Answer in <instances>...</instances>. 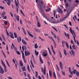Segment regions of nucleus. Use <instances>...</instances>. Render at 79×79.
<instances>
[{
  "instance_id": "nucleus-45",
  "label": "nucleus",
  "mask_w": 79,
  "mask_h": 79,
  "mask_svg": "<svg viewBox=\"0 0 79 79\" xmlns=\"http://www.w3.org/2000/svg\"><path fill=\"white\" fill-rule=\"evenodd\" d=\"M57 40L58 41V42H59V43H60V38L58 36L57 37Z\"/></svg>"
},
{
  "instance_id": "nucleus-16",
  "label": "nucleus",
  "mask_w": 79,
  "mask_h": 79,
  "mask_svg": "<svg viewBox=\"0 0 79 79\" xmlns=\"http://www.w3.org/2000/svg\"><path fill=\"white\" fill-rule=\"evenodd\" d=\"M40 61L41 63H42L43 64L44 63V62H43V60H42V58H41V57L40 56Z\"/></svg>"
},
{
  "instance_id": "nucleus-23",
  "label": "nucleus",
  "mask_w": 79,
  "mask_h": 79,
  "mask_svg": "<svg viewBox=\"0 0 79 79\" xmlns=\"http://www.w3.org/2000/svg\"><path fill=\"white\" fill-rule=\"evenodd\" d=\"M49 76L50 77H52V73L51 72V71H49Z\"/></svg>"
},
{
  "instance_id": "nucleus-32",
  "label": "nucleus",
  "mask_w": 79,
  "mask_h": 79,
  "mask_svg": "<svg viewBox=\"0 0 79 79\" xmlns=\"http://www.w3.org/2000/svg\"><path fill=\"white\" fill-rule=\"evenodd\" d=\"M36 74H35V77H37V78L38 77V72H37L36 71L35 72Z\"/></svg>"
},
{
  "instance_id": "nucleus-17",
  "label": "nucleus",
  "mask_w": 79,
  "mask_h": 79,
  "mask_svg": "<svg viewBox=\"0 0 79 79\" xmlns=\"http://www.w3.org/2000/svg\"><path fill=\"white\" fill-rule=\"evenodd\" d=\"M22 40V42H23V44H24V45H26V44H27V43L24 40Z\"/></svg>"
},
{
  "instance_id": "nucleus-15",
  "label": "nucleus",
  "mask_w": 79,
  "mask_h": 79,
  "mask_svg": "<svg viewBox=\"0 0 79 79\" xmlns=\"http://www.w3.org/2000/svg\"><path fill=\"white\" fill-rule=\"evenodd\" d=\"M6 13L5 11H4L2 12L1 16L2 17H4L5 16V15Z\"/></svg>"
},
{
  "instance_id": "nucleus-19",
  "label": "nucleus",
  "mask_w": 79,
  "mask_h": 79,
  "mask_svg": "<svg viewBox=\"0 0 79 79\" xmlns=\"http://www.w3.org/2000/svg\"><path fill=\"white\" fill-rule=\"evenodd\" d=\"M44 75H45L46 73V68H45V66H44V70L43 71Z\"/></svg>"
},
{
  "instance_id": "nucleus-2",
  "label": "nucleus",
  "mask_w": 79,
  "mask_h": 79,
  "mask_svg": "<svg viewBox=\"0 0 79 79\" xmlns=\"http://www.w3.org/2000/svg\"><path fill=\"white\" fill-rule=\"evenodd\" d=\"M69 31L73 35V36H76V34L74 32V30H72V28L71 27H70Z\"/></svg>"
},
{
  "instance_id": "nucleus-14",
  "label": "nucleus",
  "mask_w": 79,
  "mask_h": 79,
  "mask_svg": "<svg viewBox=\"0 0 79 79\" xmlns=\"http://www.w3.org/2000/svg\"><path fill=\"white\" fill-rule=\"evenodd\" d=\"M22 54V57L23 58H25V56H24V52H23L22 50H21Z\"/></svg>"
},
{
  "instance_id": "nucleus-29",
  "label": "nucleus",
  "mask_w": 79,
  "mask_h": 79,
  "mask_svg": "<svg viewBox=\"0 0 79 79\" xmlns=\"http://www.w3.org/2000/svg\"><path fill=\"white\" fill-rule=\"evenodd\" d=\"M6 63L7 64L8 66H9V68H10V66L9 63H8V61H7V60H6Z\"/></svg>"
},
{
  "instance_id": "nucleus-21",
  "label": "nucleus",
  "mask_w": 79,
  "mask_h": 79,
  "mask_svg": "<svg viewBox=\"0 0 79 79\" xmlns=\"http://www.w3.org/2000/svg\"><path fill=\"white\" fill-rule=\"evenodd\" d=\"M77 71L75 69H74L73 71V73L74 74H76V73H77Z\"/></svg>"
},
{
  "instance_id": "nucleus-27",
  "label": "nucleus",
  "mask_w": 79,
  "mask_h": 79,
  "mask_svg": "<svg viewBox=\"0 0 79 79\" xmlns=\"http://www.w3.org/2000/svg\"><path fill=\"white\" fill-rule=\"evenodd\" d=\"M46 52H44L43 53V56H47V53H46Z\"/></svg>"
},
{
  "instance_id": "nucleus-61",
  "label": "nucleus",
  "mask_w": 79,
  "mask_h": 79,
  "mask_svg": "<svg viewBox=\"0 0 79 79\" xmlns=\"http://www.w3.org/2000/svg\"><path fill=\"white\" fill-rule=\"evenodd\" d=\"M69 73H71V72H72L71 70V68L69 67Z\"/></svg>"
},
{
  "instance_id": "nucleus-33",
  "label": "nucleus",
  "mask_w": 79,
  "mask_h": 79,
  "mask_svg": "<svg viewBox=\"0 0 79 79\" xmlns=\"http://www.w3.org/2000/svg\"><path fill=\"white\" fill-rule=\"evenodd\" d=\"M27 69L28 70V71L29 72H31V71H30V69L29 68V66L28 64L27 65Z\"/></svg>"
},
{
  "instance_id": "nucleus-63",
  "label": "nucleus",
  "mask_w": 79,
  "mask_h": 79,
  "mask_svg": "<svg viewBox=\"0 0 79 79\" xmlns=\"http://www.w3.org/2000/svg\"><path fill=\"white\" fill-rule=\"evenodd\" d=\"M23 73L25 76V77H26V73L25 72H24Z\"/></svg>"
},
{
  "instance_id": "nucleus-12",
  "label": "nucleus",
  "mask_w": 79,
  "mask_h": 79,
  "mask_svg": "<svg viewBox=\"0 0 79 79\" xmlns=\"http://www.w3.org/2000/svg\"><path fill=\"white\" fill-rule=\"evenodd\" d=\"M37 26L38 27H40V23H39V21H37Z\"/></svg>"
},
{
  "instance_id": "nucleus-9",
  "label": "nucleus",
  "mask_w": 79,
  "mask_h": 79,
  "mask_svg": "<svg viewBox=\"0 0 79 79\" xmlns=\"http://www.w3.org/2000/svg\"><path fill=\"white\" fill-rule=\"evenodd\" d=\"M60 65L61 69H63V64H62V62H60Z\"/></svg>"
},
{
  "instance_id": "nucleus-35",
  "label": "nucleus",
  "mask_w": 79,
  "mask_h": 79,
  "mask_svg": "<svg viewBox=\"0 0 79 79\" xmlns=\"http://www.w3.org/2000/svg\"><path fill=\"white\" fill-rule=\"evenodd\" d=\"M62 73L63 76H65V71H63V70H62Z\"/></svg>"
},
{
  "instance_id": "nucleus-40",
  "label": "nucleus",
  "mask_w": 79,
  "mask_h": 79,
  "mask_svg": "<svg viewBox=\"0 0 79 79\" xmlns=\"http://www.w3.org/2000/svg\"><path fill=\"white\" fill-rule=\"evenodd\" d=\"M19 63L22 66H23V63L22 62V61H21V60H20Z\"/></svg>"
},
{
  "instance_id": "nucleus-41",
  "label": "nucleus",
  "mask_w": 79,
  "mask_h": 79,
  "mask_svg": "<svg viewBox=\"0 0 79 79\" xmlns=\"http://www.w3.org/2000/svg\"><path fill=\"white\" fill-rule=\"evenodd\" d=\"M48 49L49 51V53L50 55H52V53H51V52L50 51V49H49V48H48Z\"/></svg>"
},
{
  "instance_id": "nucleus-24",
  "label": "nucleus",
  "mask_w": 79,
  "mask_h": 79,
  "mask_svg": "<svg viewBox=\"0 0 79 79\" xmlns=\"http://www.w3.org/2000/svg\"><path fill=\"white\" fill-rule=\"evenodd\" d=\"M4 67L5 72L6 73V72H7V70L6 69V66H4Z\"/></svg>"
},
{
  "instance_id": "nucleus-20",
  "label": "nucleus",
  "mask_w": 79,
  "mask_h": 79,
  "mask_svg": "<svg viewBox=\"0 0 79 79\" xmlns=\"http://www.w3.org/2000/svg\"><path fill=\"white\" fill-rule=\"evenodd\" d=\"M22 69L23 70V71H26V68L25 67V66H24L23 67H22Z\"/></svg>"
},
{
  "instance_id": "nucleus-44",
  "label": "nucleus",
  "mask_w": 79,
  "mask_h": 79,
  "mask_svg": "<svg viewBox=\"0 0 79 79\" xmlns=\"http://www.w3.org/2000/svg\"><path fill=\"white\" fill-rule=\"evenodd\" d=\"M20 12L23 15V16H25V15H24V13L23 12V11H22V10H20Z\"/></svg>"
},
{
  "instance_id": "nucleus-22",
  "label": "nucleus",
  "mask_w": 79,
  "mask_h": 79,
  "mask_svg": "<svg viewBox=\"0 0 79 79\" xmlns=\"http://www.w3.org/2000/svg\"><path fill=\"white\" fill-rule=\"evenodd\" d=\"M72 47L73 50H76V46H75V45H74V44H73V45L72 46Z\"/></svg>"
},
{
  "instance_id": "nucleus-50",
  "label": "nucleus",
  "mask_w": 79,
  "mask_h": 79,
  "mask_svg": "<svg viewBox=\"0 0 79 79\" xmlns=\"http://www.w3.org/2000/svg\"><path fill=\"white\" fill-rule=\"evenodd\" d=\"M6 34L8 37H9V36H10V34H9V33H8V31H7V32H6Z\"/></svg>"
},
{
  "instance_id": "nucleus-25",
  "label": "nucleus",
  "mask_w": 79,
  "mask_h": 79,
  "mask_svg": "<svg viewBox=\"0 0 79 79\" xmlns=\"http://www.w3.org/2000/svg\"><path fill=\"white\" fill-rule=\"evenodd\" d=\"M38 48V46H37V43H35V49H37Z\"/></svg>"
},
{
  "instance_id": "nucleus-31",
  "label": "nucleus",
  "mask_w": 79,
  "mask_h": 79,
  "mask_svg": "<svg viewBox=\"0 0 79 79\" xmlns=\"http://www.w3.org/2000/svg\"><path fill=\"white\" fill-rule=\"evenodd\" d=\"M48 37L49 39H51V40H52V41H53L54 40L53 39V37H50L49 36H48Z\"/></svg>"
},
{
  "instance_id": "nucleus-11",
  "label": "nucleus",
  "mask_w": 79,
  "mask_h": 79,
  "mask_svg": "<svg viewBox=\"0 0 79 79\" xmlns=\"http://www.w3.org/2000/svg\"><path fill=\"white\" fill-rule=\"evenodd\" d=\"M17 39L19 43L20 42H21V37H19V38H17Z\"/></svg>"
},
{
  "instance_id": "nucleus-52",
  "label": "nucleus",
  "mask_w": 79,
  "mask_h": 79,
  "mask_svg": "<svg viewBox=\"0 0 79 79\" xmlns=\"http://www.w3.org/2000/svg\"><path fill=\"white\" fill-rule=\"evenodd\" d=\"M23 59L25 63H26V59H25V58H23Z\"/></svg>"
},
{
  "instance_id": "nucleus-49",
  "label": "nucleus",
  "mask_w": 79,
  "mask_h": 79,
  "mask_svg": "<svg viewBox=\"0 0 79 79\" xmlns=\"http://www.w3.org/2000/svg\"><path fill=\"white\" fill-rule=\"evenodd\" d=\"M2 38L5 41H6V39H5V38L4 37V36L2 34Z\"/></svg>"
},
{
  "instance_id": "nucleus-47",
  "label": "nucleus",
  "mask_w": 79,
  "mask_h": 79,
  "mask_svg": "<svg viewBox=\"0 0 79 79\" xmlns=\"http://www.w3.org/2000/svg\"><path fill=\"white\" fill-rule=\"evenodd\" d=\"M53 42H54V46H55V48H56V43H55V40H54L53 41Z\"/></svg>"
},
{
  "instance_id": "nucleus-58",
  "label": "nucleus",
  "mask_w": 79,
  "mask_h": 79,
  "mask_svg": "<svg viewBox=\"0 0 79 79\" xmlns=\"http://www.w3.org/2000/svg\"><path fill=\"white\" fill-rule=\"evenodd\" d=\"M22 50H23V52H24V46H22Z\"/></svg>"
},
{
  "instance_id": "nucleus-51",
  "label": "nucleus",
  "mask_w": 79,
  "mask_h": 79,
  "mask_svg": "<svg viewBox=\"0 0 79 79\" xmlns=\"http://www.w3.org/2000/svg\"><path fill=\"white\" fill-rule=\"evenodd\" d=\"M16 53L18 55H20V52H19V51H17L16 52Z\"/></svg>"
},
{
  "instance_id": "nucleus-8",
  "label": "nucleus",
  "mask_w": 79,
  "mask_h": 79,
  "mask_svg": "<svg viewBox=\"0 0 79 79\" xmlns=\"http://www.w3.org/2000/svg\"><path fill=\"white\" fill-rule=\"evenodd\" d=\"M7 1L8 2H6V3L8 5H10V3H11V0H7Z\"/></svg>"
},
{
  "instance_id": "nucleus-5",
  "label": "nucleus",
  "mask_w": 79,
  "mask_h": 79,
  "mask_svg": "<svg viewBox=\"0 0 79 79\" xmlns=\"http://www.w3.org/2000/svg\"><path fill=\"white\" fill-rule=\"evenodd\" d=\"M0 73L1 74H3L4 73V70L3 69V68H2V67L1 66V65H0Z\"/></svg>"
},
{
  "instance_id": "nucleus-64",
  "label": "nucleus",
  "mask_w": 79,
  "mask_h": 79,
  "mask_svg": "<svg viewBox=\"0 0 79 79\" xmlns=\"http://www.w3.org/2000/svg\"><path fill=\"white\" fill-rule=\"evenodd\" d=\"M55 38V39L56 38V35H54L53 36Z\"/></svg>"
},
{
  "instance_id": "nucleus-53",
  "label": "nucleus",
  "mask_w": 79,
  "mask_h": 79,
  "mask_svg": "<svg viewBox=\"0 0 79 79\" xmlns=\"http://www.w3.org/2000/svg\"><path fill=\"white\" fill-rule=\"evenodd\" d=\"M0 8L1 9H2V10H4V9H5V8L2 6H0Z\"/></svg>"
},
{
  "instance_id": "nucleus-26",
  "label": "nucleus",
  "mask_w": 79,
  "mask_h": 79,
  "mask_svg": "<svg viewBox=\"0 0 79 79\" xmlns=\"http://www.w3.org/2000/svg\"><path fill=\"white\" fill-rule=\"evenodd\" d=\"M35 30L38 32H40V31L37 29H35Z\"/></svg>"
},
{
  "instance_id": "nucleus-43",
  "label": "nucleus",
  "mask_w": 79,
  "mask_h": 79,
  "mask_svg": "<svg viewBox=\"0 0 79 79\" xmlns=\"http://www.w3.org/2000/svg\"><path fill=\"white\" fill-rule=\"evenodd\" d=\"M56 67L58 71H60V69H59V68L58 67V65H56Z\"/></svg>"
},
{
  "instance_id": "nucleus-13",
  "label": "nucleus",
  "mask_w": 79,
  "mask_h": 79,
  "mask_svg": "<svg viewBox=\"0 0 79 79\" xmlns=\"http://www.w3.org/2000/svg\"><path fill=\"white\" fill-rule=\"evenodd\" d=\"M35 55L37 56L39 55V52H37L36 50V49H35Z\"/></svg>"
},
{
  "instance_id": "nucleus-55",
  "label": "nucleus",
  "mask_w": 79,
  "mask_h": 79,
  "mask_svg": "<svg viewBox=\"0 0 79 79\" xmlns=\"http://www.w3.org/2000/svg\"><path fill=\"white\" fill-rule=\"evenodd\" d=\"M27 77L29 79H31V77H30V76L29 75V74H27Z\"/></svg>"
},
{
  "instance_id": "nucleus-62",
  "label": "nucleus",
  "mask_w": 79,
  "mask_h": 79,
  "mask_svg": "<svg viewBox=\"0 0 79 79\" xmlns=\"http://www.w3.org/2000/svg\"><path fill=\"white\" fill-rule=\"evenodd\" d=\"M68 6V3H66V7L67 8V7Z\"/></svg>"
},
{
  "instance_id": "nucleus-46",
  "label": "nucleus",
  "mask_w": 79,
  "mask_h": 79,
  "mask_svg": "<svg viewBox=\"0 0 79 79\" xmlns=\"http://www.w3.org/2000/svg\"><path fill=\"white\" fill-rule=\"evenodd\" d=\"M76 74L77 76L78 77V76H79V72H77Z\"/></svg>"
},
{
  "instance_id": "nucleus-34",
  "label": "nucleus",
  "mask_w": 79,
  "mask_h": 79,
  "mask_svg": "<svg viewBox=\"0 0 79 79\" xmlns=\"http://www.w3.org/2000/svg\"><path fill=\"white\" fill-rule=\"evenodd\" d=\"M66 47L68 48H69V45L66 41L65 42Z\"/></svg>"
},
{
  "instance_id": "nucleus-42",
  "label": "nucleus",
  "mask_w": 79,
  "mask_h": 79,
  "mask_svg": "<svg viewBox=\"0 0 79 79\" xmlns=\"http://www.w3.org/2000/svg\"><path fill=\"white\" fill-rule=\"evenodd\" d=\"M15 37V38H17V34L15 32L14 33Z\"/></svg>"
},
{
  "instance_id": "nucleus-4",
  "label": "nucleus",
  "mask_w": 79,
  "mask_h": 79,
  "mask_svg": "<svg viewBox=\"0 0 79 79\" xmlns=\"http://www.w3.org/2000/svg\"><path fill=\"white\" fill-rule=\"evenodd\" d=\"M19 4V2H18V1L17 0V2H16V1L15 0V5L16 6H17V11L18 13V7L17 6H18V8H19V6L18 5V4Z\"/></svg>"
},
{
  "instance_id": "nucleus-30",
  "label": "nucleus",
  "mask_w": 79,
  "mask_h": 79,
  "mask_svg": "<svg viewBox=\"0 0 79 79\" xmlns=\"http://www.w3.org/2000/svg\"><path fill=\"white\" fill-rule=\"evenodd\" d=\"M1 63L4 67L6 66V65H5V64L4 63V62H3V61L2 60H1Z\"/></svg>"
},
{
  "instance_id": "nucleus-36",
  "label": "nucleus",
  "mask_w": 79,
  "mask_h": 79,
  "mask_svg": "<svg viewBox=\"0 0 79 79\" xmlns=\"http://www.w3.org/2000/svg\"><path fill=\"white\" fill-rule=\"evenodd\" d=\"M64 34H65V35L66 36V37H68V38H69V34L67 33V34L66 35V32H64Z\"/></svg>"
},
{
  "instance_id": "nucleus-7",
  "label": "nucleus",
  "mask_w": 79,
  "mask_h": 79,
  "mask_svg": "<svg viewBox=\"0 0 79 79\" xmlns=\"http://www.w3.org/2000/svg\"><path fill=\"white\" fill-rule=\"evenodd\" d=\"M24 52L25 56H29V55H30V52H26V51H25Z\"/></svg>"
},
{
  "instance_id": "nucleus-18",
  "label": "nucleus",
  "mask_w": 79,
  "mask_h": 79,
  "mask_svg": "<svg viewBox=\"0 0 79 79\" xmlns=\"http://www.w3.org/2000/svg\"><path fill=\"white\" fill-rule=\"evenodd\" d=\"M59 55L60 58H62V55H61V52L59 50Z\"/></svg>"
},
{
  "instance_id": "nucleus-10",
  "label": "nucleus",
  "mask_w": 79,
  "mask_h": 79,
  "mask_svg": "<svg viewBox=\"0 0 79 79\" xmlns=\"http://www.w3.org/2000/svg\"><path fill=\"white\" fill-rule=\"evenodd\" d=\"M27 31L28 34H29V35H30V37H34V36L33 35L30 34V33H29V31L28 30H27Z\"/></svg>"
},
{
  "instance_id": "nucleus-3",
  "label": "nucleus",
  "mask_w": 79,
  "mask_h": 79,
  "mask_svg": "<svg viewBox=\"0 0 79 79\" xmlns=\"http://www.w3.org/2000/svg\"><path fill=\"white\" fill-rule=\"evenodd\" d=\"M57 11L58 13H61V14H62L63 13V11L62 10V9H61L60 7H59L58 8Z\"/></svg>"
},
{
  "instance_id": "nucleus-54",
  "label": "nucleus",
  "mask_w": 79,
  "mask_h": 79,
  "mask_svg": "<svg viewBox=\"0 0 79 79\" xmlns=\"http://www.w3.org/2000/svg\"><path fill=\"white\" fill-rule=\"evenodd\" d=\"M13 48L14 49V50H15L16 52H17V50H18V49H17V48H15V47L14 48Z\"/></svg>"
},
{
  "instance_id": "nucleus-57",
  "label": "nucleus",
  "mask_w": 79,
  "mask_h": 79,
  "mask_svg": "<svg viewBox=\"0 0 79 79\" xmlns=\"http://www.w3.org/2000/svg\"><path fill=\"white\" fill-rule=\"evenodd\" d=\"M39 39H41L42 40V41H44V40H42V38L40 36H39Z\"/></svg>"
},
{
  "instance_id": "nucleus-1",
  "label": "nucleus",
  "mask_w": 79,
  "mask_h": 79,
  "mask_svg": "<svg viewBox=\"0 0 79 79\" xmlns=\"http://www.w3.org/2000/svg\"><path fill=\"white\" fill-rule=\"evenodd\" d=\"M38 4L39 5L40 8H39V9L41 10L42 12H43V10L44 9L42 8V6H44V3H43V2L41 1H39L38 2Z\"/></svg>"
},
{
  "instance_id": "nucleus-60",
  "label": "nucleus",
  "mask_w": 79,
  "mask_h": 79,
  "mask_svg": "<svg viewBox=\"0 0 79 79\" xmlns=\"http://www.w3.org/2000/svg\"><path fill=\"white\" fill-rule=\"evenodd\" d=\"M10 15L12 18H13V14L11 13V12H10Z\"/></svg>"
},
{
  "instance_id": "nucleus-38",
  "label": "nucleus",
  "mask_w": 79,
  "mask_h": 79,
  "mask_svg": "<svg viewBox=\"0 0 79 79\" xmlns=\"http://www.w3.org/2000/svg\"><path fill=\"white\" fill-rule=\"evenodd\" d=\"M71 52L73 56H75V53H74V51H73V50H72Z\"/></svg>"
},
{
  "instance_id": "nucleus-59",
  "label": "nucleus",
  "mask_w": 79,
  "mask_h": 79,
  "mask_svg": "<svg viewBox=\"0 0 79 79\" xmlns=\"http://www.w3.org/2000/svg\"><path fill=\"white\" fill-rule=\"evenodd\" d=\"M53 13H54V16H55V13H56V11L54 10L53 11Z\"/></svg>"
},
{
  "instance_id": "nucleus-39",
  "label": "nucleus",
  "mask_w": 79,
  "mask_h": 79,
  "mask_svg": "<svg viewBox=\"0 0 79 79\" xmlns=\"http://www.w3.org/2000/svg\"><path fill=\"white\" fill-rule=\"evenodd\" d=\"M53 75L54 77L55 78V79H56V75L55 74V72L53 73Z\"/></svg>"
},
{
  "instance_id": "nucleus-37",
  "label": "nucleus",
  "mask_w": 79,
  "mask_h": 79,
  "mask_svg": "<svg viewBox=\"0 0 79 79\" xmlns=\"http://www.w3.org/2000/svg\"><path fill=\"white\" fill-rule=\"evenodd\" d=\"M50 10H51V8H49L48 9H46V12H48V11H50Z\"/></svg>"
},
{
  "instance_id": "nucleus-48",
  "label": "nucleus",
  "mask_w": 79,
  "mask_h": 79,
  "mask_svg": "<svg viewBox=\"0 0 79 79\" xmlns=\"http://www.w3.org/2000/svg\"><path fill=\"white\" fill-rule=\"evenodd\" d=\"M75 36H73V38H74V39L75 42V43H76V38H75Z\"/></svg>"
},
{
  "instance_id": "nucleus-56",
  "label": "nucleus",
  "mask_w": 79,
  "mask_h": 79,
  "mask_svg": "<svg viewBox=\"0 0 79 79\" xmlns=\"http://www.w3.org/2000/svg\"><path fill=\"white\" fill-rule=\"evenodd\" d=\"M4 23L5 25H7V24H8V22L7 21H5L4 22Z\"/></svg>"
},
{
  "instance_id": "nucleus-6",
  "label": "nucleus",
  "mask_w": 79,
  "mask_h": 79,
  "mask_svg": "<svg viewBox=\"0 0 79 79\" xmlns=\"http://www.w3.org/2000/svg\"><path fill=\"white\" fill-rule=\"evenodd\" d=\"M14 16L16 18L17 20L18 21H19V15H16V14H15Z\"/></svg>"
},
{
  "instance_id": "nucleus-28",
  "label": "nucleus",
  "mask_w": 79,
  "mask_h": 79,
  "mask_svg": "<svg viewBox=\"0 0 79 79\" xmlns=\"http://www.w3.org/2000/svg\"><path fill=\"white\" fill-rule=\"evenodd\" d=\"M64 53L65 56H67V53L66 52V51L64 49Z\"/></svg>"
}]
</instances>
